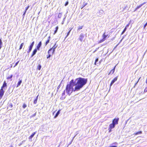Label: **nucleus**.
<instances>
[{"mask_svg": "<svg viewBox=\"0 0 147 147\" xmlns=\"http://www.w3.org/2000/svg\"><path fill=\"white\" fill-rule=\"evenodd\" d=\"M26 105L25 104H24L23 105V107L24 109L26 107Z\"/></svg>", "mask_w": 147, "mask_h": 147, "instance_id": "obj_37", "label": "nucleus"}, {"mask_svg": "<svg viewBox=\"0 0 147 147\" xmlns=\"http://www.w3.org/2000/svg\"><path fill=\"white\" fill-rule=\"evenodd\" d=\"M49 54L47 55V59H48L49 58L51 57V55L50 54V53Z\"/></svg>", "mask_w": 147, "mask_h": 147, "instance_id": "obj_34", "label": "nucleus"}, {"mask_svg": "<svg viewBox=\"0 0 147 147\" xmlns=\"http://www.w3.org/2000/svg\"><path fill=\"white\" fill-rule=\"evenodd\" d=\"M147 92V87H146L145 90H144V92Z\"/></svg>", "mask_w": 147, "mask_h": 147, "instance_id": "obj_44", "label": "nucleus"}, {"mask_svg": "<svg viewBox=\"0 0 147 147\" xmlns=\"http://www.w3.org/2000/svg\"><path fill=\"white\" fill-rule=\"evenodd\" d=\"M116 65H115L114 68H113V69L111 70V71H110V73H109V75L110 74H113L114 73V71H115V67H116Z\"/></svg>", "mask_w": 147, "mask_h": 147, "instance_id": "obj_12", "label": "nucleus"}, {"mask_svg": "<svg viewBox=\"0 0 147 147\" xmlns=\"http://www.w3.org/2000/svg\"><path fill=\"white\" fill-rule=\"evenodd\" d=\"M3 43L2 42L1 38L0 39V49L2 47V45Z\"/></svg>", "mask_w": 147, "mask_h": 147, "instance_id": "obj_24", "label": "nucleus"}, {"mask_svg": "<svg viewBox=\"0 0 147 147\" xmlns=\"http://www.w3.org/2000/svg\"><path fill=\"white\" fill-rule=\"evenodd\" d=\"M4 91L3 88H1L0 90V96H3L4 94Z\"/></svg>", "mask_w": 147, "mask_h": 147, "instance_id": "obj_10", "label": "nucleus"}, {"mask_svg": "<svg viewBox=\"0 0 147 147\" xmlns=\"http://www.w3.org/2000/svg\"><path fill=\"white\" fill-rule=\"evenodd\" d=\"M34 44V42L33 41L32 42L31 45L30 46L29 49L30 50H31V51Z\"/></svg>", "mask_w": 147, "mask_h": 147, "instance_id": "obj_14", "label": "nucleus"}, {"mask_svg": "<svg viewBox=\"0 0 147 147\" xmlns=\"http://www.w3.org/2000/svg\"><path fill=\"white\" fill-rule=\"evenodd\" d=\"M51 53L52 54V51H51Z\"/></svg>", "mask_w": 147, "mask_h": 147, "instance_id": "obj_59", "label": "nucleus"}, {"mask_svg": "<svg viewBox=\"0 0 147 147\" xmlns=\"http://www.w3.org/2000/svg\"><path fill=\"white\" fill-rule=\"evenodd\" d=\"M5 88H7V84L5 81H4L2 86L1 87V88L5 89Z\"/></svg>", "mask_w": 147, "mask_h": 147, "instance_id": "obj_9", "label": "nucleus"}, {"mask_svg": "<svg viewBox=\"0 0 147 147\" xmlns=\"http://www.w3.org/2000/svg\"><path fill=\"white\" fill-rule=\"evenodd\" d=\"M115 125L112 123L110 124L109 125V132H110L111 131V129L114 128L115 127Z\"/></svg>", "mask_w": 147, "mask_h": 147, "instance_id": "obj_4", "label": "nucleus"}, {"mask_svg": "<svg viewBox=\"0 0 147 147\" xmlns=\"http://www.w3.org/2000/svg\"><path fill=\"white\" fill-rule=\"evenodd\" d=\"M83 26H79L78 28V32L80 30H81V29H82L83 28Z\"/></svg>", "mask_w": 147, "mask_h": 147, "instance_id": "obj_26", "label": "nucleus"}, {"mask_svg": "<svg viewBox=\"0 0 147 147\" xmlns=\"http://www.w3.org/2000/svg\"><path fill=\"white\" fill-rule=\"evenodd\" d=\"M41 68V65H39L37 67V69L40 70Z\"/></svg>", "mask_w": 147, "mask_h": 147, "instance_id": "obj_23", "label": "nucleus"}, {"mask_svg": "<svg viewBox=\"0 0 147 147\" xmlns=\"http://www.w3.org/2000/svg\"><path fill=\"white\" fill-rule=\"evenodd\" d=\"M37 51V49H35L33 51L32 55L31 56V57H33L36 53Z\"/></svg>", "mask_w": 147, "mask_h": 147, "instance_id": "obj_13", "label": "nucleus"}, {"mask_svg": "<svg viewBox=\"0 0 147 147\" xmlns=\"http://www.w3.org/2000/svg\"><path fill=\"white\" fill-rule=\"evenodd\" d=\"M129 26V24L127 25L125 27H126V28H127V27H128Z\"/></svg>", "mask_w": 147, "mask_h": 147, "instance_id": "obj_51", "label": "nucleus"}, {"mask_svg": "<svg viewBox=\"0 0 147 147\" xmlns=\"http://www.w3.org/2000/svg\"><path fill=\"white\" fill-rule=\"evenodd\" d=\"M19 61H18L16 63L15 65L14 66V67H15L16 66H17V65L18 64V63L19 62Z\"/></svg>", "mask_w": 147, "mask_h": 147, "instance_id": "obj_38", "label": "nucleus"}, {"mask_svg": "<svg viewBox=\"0 0 147 147\" xmlns=\"http://www.w3.org/2000/svg\"><path fill=\"white\" fill-rule=\"evenodd\" d=\"M105 40H104V39H103L101 40L100 41V43H101L102 42L104 41Z\"/></svg>", "mask_w": 147, "mask_h": 147, "instance_id": "obj_42", "label": "nucleus"}, {"mask_svg": "<svg viewBox=\"0 0 147 147\" xmlns=\"http://www.w3.org/2000/svg\"><path fill=\"white\" fill-rule=\"evenodd\" d=\"M142 131H139L137 132L136 133L134 134L135 135H137L139 134H142Z\"/></svg>", "mask_w": 147, "mask_h": 147, "instance_id": "obj_20", "label": "nucleus"}, {"mask_svg": "<svg viewBox=\"0 0 147 147\" xmlns=\"http://www.w3.org/2000/svg\"><path fill=\"white\" fill-rule=\"evenodd\" d=\"M30 7V6L29 5L26 8L25 11H26Z\"/></svg>", "mask_w": 147, "mask_h": 147, "instance_id": "obj_39", "label": "nucleus"}, {"mask_svg": "<svg viewBox=\"0 0 147 147\" xmlns=\"http://www.w3.org/2000/svg\"><path fill=\"white\" fill-rule=\"evenodd\" d=\"M10 147H13L12 145L10 146Z\"/></svg>", "mask_w": 147, "mask_h": 147, "instance_id": "obj_58", "label": "nucleus"}, {"mask_svg": "<svg viewBox=\"0 0 147 147\" xmlns=\"http://www.w3.org/2000/svg\"><path fill=\"white\" fill-rule=\"evenodd\" d=\"M127 29L126 27H125L124 29L123 30V31L122 32L121 34L122 35L124 34V33L125 32L126 30Z\"/></svg>", "mask_w": 147, "mask_h": 147, "instance_id": "obj_28", "label": "nucleus"}, {"mask_svg": "<svg viewBox=\"0 0 147 147\" xmlns=\"http://www.w3.org/2000/svg\"><path fill=\"white\" fill-rule=\"evenodd\" d=\"M99 48H96L95 50L93 52V53H94L95 51H97L98 49Z\"/></svg>", "mask_w": 147, "mask_h": 147, "instance_id": "obj_45", "label": "nucleus"}, {"mask_svg": "<svg viewBox=\"0 0 147 147\" xmlns=\"http://www.w3.org/2000/svg\"><path fill=\"white\" fill-rule=\"evenodd\" d=\"M22 82V80H20L18 82L17 87L19 86L21 84Z\"/></svg>", "mask_w": 147, "mask_h": 147, "instance_id": "obj_18", "label": "nucleus"}, {"mask_svg": "<svg viewBox=\"0 0 147 147\" xmlns=\"http://www.w3.org/2000/svg\"><path fill=\"white\" fill-rule=\"evenodd\" d=\"M38 95L36 97V99L34 100V104H36L37 103V99L38 98Z\"/></svg>", "mask_w": 147, "mask_h": 147, "instance_id": "obj_21", "label": "nucleus"}, {"mask_svg": "<svg viewBox=\"0 0 147 147\" xmlns=\"http://www.w3.org/2000/svg\"><path fill=\"white\" fill-rule=\"evenodd\" d=\"M84 34L83 33H81L79 38V40L82 42L84 39Z\"/></svg>", "mask_w": 147, "mask_h": 147, "instance_id": "obj_6", "label": "nucleus"}, {"mask_svg": "<svg viewBox=\"0 0 147 147\" xmlns=\"http://www.w3.org/2000/svg\"><path fill=\"white\" fill-rule=\"evenodd\" d=\"M87 79L82 78H77L74 81L73 80V85L75 87V90L79 91L86 84Z\"/></svg>", "mask_w": 147, "mask_h": 147, "instance_id": "obj_1", "label": "nucleus"}, {"mask_svg": "<svg viewBox=\"0 0 147 147\" xmlns=\"http://www.w3.org/2000/svg\"><path fill=\"white\" fill-rule=\"evenodd\" d=\"M141 6H142L141 5H139L136 8V9L135 11H136L138 9H139V8H140Z\"/></svg>", "mask_w": 147, "mask_h": 147, "instance_id": "obj_27", "label": "nucleus"}, {"mask_svg": "<svg viewBox=\"0 0 147 147\" xmlns=\"http://www.w3.org/2000/svg\"><path fill=\"white\" fill-rule=\"evenodd\" d=\"M36 113H35L34 114L32 115V116H31L32 117H34L36 116Z\"/></svg>", "mask_w": 147, "mask_h": 147, "instance_id": "obj_41", "label": "nucleus"}, {"mask_svg": "<svg viewBox=\"0 0 147 147\" xmlns=\"http://www.w3.org/2000/svg\"><path fill=\"white\" fill-rule=\"evenodd\" d=\"M138 83V82H136V84H135L134 86H135L137 84V83Z\"/></svg>", "mask_w": 147, "mask_h": 147, "instance_id": "obj_53", "label": "nucleus"}, {"mask_svg": "<svg viewBox=\"0 0 147 147\" xmlns=\"http://www.w3.org/2000/svg\"><path fill=\"white\" fill-rule=\"evenodd\" d=\"M98 61V58L96 59V60L95 61V62L94 63L95 65H96V63Z\"/></svg>", "mask_w": 147, "mask_h": 147, "instance_id": "obj_33", "label": "nucleus"}, {"mask_svg": "<svg viewBox=\"0 0 147 147\" xmlns=\"http://www.w3.org/2000/svg\"><path fill=\"white\" fill-rule=\"evenodd\" d=\"M140 78H141V77H140V78H139V79H138V81H137V82H139V80H140Z\"/></svg>", "mask_w": 147, "mask_h": 147, "instance_id": "obj_50", "label": "nucleus"}, {"mask_svg": "<svg viewBox=\"0 0 147 147\" xmlns=\"http://www.w3.org/2000/svg\"><path fill=\"white\" fill-rule=\"evenodd\" d=\"M42 45V42L41 41H40L38 44L37 46V49L39 50L40 48L41 47Z\"/></svg>", "mask_w": 147, "mask_h": 147, "instance_id": "obj_11", "label": "nucleus"}, {"mask_svg": "<svg viewBox=\"0 0 147 147\" xmlns=\"http://www.w3.org/2000/svg\"><path fill=\"white\" fill-rule=\"evenodd\" d=\"M118 144V143L117 142H115L113 143L112 144V146H114V145H117Z\"/></svg>", "mask_w": 147, "mask_h": 147, "instance_id": "obj_36", "label": "nucleus"}, {"mask_svg": "<svg viewBox=\"0 0 147 147\" xmlns=\"http://www.w3.org/2000/svg\"><path fill=\"white\" fill-rule=\"evenodd\" d=\"M104 13V11L102 10H100L98 13V16L102 15Z\"/></svg>", "mask_w": 147, "mask_h": 147, "instance_id": "obj_17", "label": "nucleus"}, {"mask_svg": "<svg viewBox=\"0 0 147 147\" xmlns=\"http://www.w3.org/2000/svg\"><path fill=\"white\" fill-rule=\"evenodd\" d=\"M119 118H118L117 119H114L112 121V123L116 125L118 124V122L119 121Z\"/></svg>", "mask_w": 147, "mask_h": 147, "instance_id": "obj_5", "label": "nucleus"}, {"mask_svg": "<svg viewBox=\"0 0 147 147\" xmlns=\"http://www.w3.org/2000/svg\"><path fill=\"white\" fill-rule=\"evenodd\" d=\"M57 47V46L56 45V44H55L54 46L53 47L51 48L48 51V54L51 53V51H52V54H53L54 53L55 49Z\"/></svg>", "mask_w": 147, "mask_h": 147, "instance_id": "obj_3", "label": "nucleus"}, {"mask_svg": "<svg viewBox=\"0 0 147 147\" xmlns=\"http://www.w3.org/2000/svg\"><path fill=\"white\" fill-rule=\"evenodd\" d=\"M50 38V36H49L48 37V40L45 42V46H46L48 44V43H49Z\"/></svg>", "mask_w": 147, "mask_h": 147, "instance_id": "obj_15", "label": "nucleus"}, {"mask_svg": "<svg viewBox=\"0 0 147 147\" xmlns=\"http://www.w3.org/2000/svg\"><path fill=\"white\" fill-rule=\"evenodd\" d=\"M146 2H144V3H142V4H141V5L142 6L143 5H144V4H145V3H146Z\"/></svg>", "mask_w": 147, "mask_h": 147, "instance_id": "obj_47", "label": "nucleus"}, {"mask_svg": "<svg viewBox=\"0 0 147 147\" xmlns=\"http://www.w3.org/2000/svg\"><path fill=\"white\" fill-rule=\"evenodd\" d=\"M12 76L13 75H11L10 76L8 77L7 78V79H11L12 77Z\"/></svg>", "mask_w": 147, "mask_h": 147, "instance_id": "obj_31", "label": "nucleus"}, {"mask_svg": "<svg viewBox=\"0 0 147 147\" xmlns=\"http://www.w3.org/2000/svg\"><path fill=\"white\" fill-rule=\"evenodd\" d=\"M31 51V50H30L29 49V50L27 51V53H29Z\"/></svg>", "mask_w": 147, "mask_h": 147, "instance_id": "obj_49", "label": "nucleus"}, {"mask_svg": "<svg viewBox=\"0 0 147 147\" xmlns=\"http://www.w3.org/2000/svg\"><path fill=\"white\" fill-rule=\"evenodd\" d=\"M68 1H67V2H66L65 3V6H66L67 5H68Z\"/></svg>", "mask_w": 147, "mask_h": 147, "instance_id": "obj_40", "label": "nucleus"}, {"mask_svg": "<svg viewBox=\"0 0 147 147\" xmlns=\"http://www.w3.org/2000/svg\"><path fill=\"white\" fill-rule=\"evenodd\" d=\"M58 29V26H57L55 28V30L54 31V34H55L57 32Z\"/></svg>", "mask_w": 147, "mask_h": 147, "instance_id": "obj_22", "label": "nucleus"}, {"mask_svg": "<svg viewBox=\"0 0 147 147\" xmlns=\"http://www.w3.org/2000/svg\"><path fill=\"white\" fill-rule=\"evenodd\" d=\"M78 133H77L76 135L74 137V138L77 135Z\"/></svg>", "mask_w": 147, "mask_h": 147, "instance_id": "obj_56", "label": "nucleus"}, {"mask_svg": "<svg viewBox=\"0 0 147 147\" xmlns=\"http://www.w3.org/2000/svg\"><path fill=\"white\" fill-rule=\"evenodd\" d=\"M118 76H117L115 78L111 81V82L110 84V86H111L114 83L116 82Z\"/></svg>", "mask_w": 147, "mask_h": 147, "instance_id": "obj_7", "label": "nucleus"}, {"mask_svg": "<svg viewBox=\"0 0 147 147\" xmlns=\"http://www.w3.org/2000/svg\"><path fill=\"white\" fill-rule=\"evenodd\" d=\"M122 39L121 40V41H120V42H119V43H120V42H121V41H122Z\"/></svg>", "mask_w": 147, "mask_h": 147, "instance_id": "obj_57", "label": "nucleus"}, {"mask_svg": "<svg viewBox=\"0 0 147 147\" xmlns=\"http://www.w3.org/2000/svg\"><path fill=\"white\" fill-rule=\"evenodd\" d=\"M71 30H70L68 32V33H67V35L65 38H66L68 36V35L69 34H70V32H71Z\"/></svg>", "mask_w": 147, "mask_h": 147, "instance_id": "obj_32", "label": "nucleus"}, {"mask_svg": "<svg viewBox=\"0 0 147 147\" xmlns=\"http://www.w3.org/2000/svg\"><path fill=\"white\" fill-rule=\"evenodd\" d=\"M60 110H59L56 113L55 116L54 117L55 118H56L59 115L60 113Z\"/></svg>", "mask_w": 147, "mask_h": 147, "instance_id": "obj_16", "label": "nucleus"}, {"mask_svg": "<svg viewBox=\"0 0 147 147\" xmlns=\"http://www.w3.org/2000/svg\"><path fill=\"white\" fill-rule=\"evenodd\" d=\"M74 86H75L73 85V80H72L66 86L65 90L67 94L70 95L73 91H78L77 90H75V87L73 88Z\"/></svg>", "mask_w": 147, "mask_h": 147, "instance_id": "obj_2", "label": "nucleus"}, {"mask_svg": "<svg viewBox=\"0 0 147 147\" xmlns=\"http://www.w3.org/2000/svg\"><path fill=\"white\" fill-rule=\"evenodd\" d=\"M65 90L64 92H63L62 93V95L63 96L64 95H65Z\"/></svg>", "mask_w": 147, "mask_h": 147, "instance_id": "obj_43", "label": "nucleus"}, {"mask_svg": "<svg viewBox=\"0 0 147 147\" xmlns=\"http://www.w3.org/2000/svg\"><path fill=\"white\" fill-rule=\"evenodd\" d=\"M147 26V22H146V23L144 25V27H143V28L144 29H145V28L146 27V26Z\"/></svg>", "mask_w": 147, "mask_h": 147, "instance_id": "obj_35", "label": "nucleus"}, {"mask_svg": "<svg viewBox=\"0 0 147 147\" xmlns=\"http://www.w3.org/2000/svg\"><path fill=\"white\" fill-rule=\"evenodd\" d=\"M62 14L61 13H59L58 14V17L59 18H61V17Z\"/></svg>", "mask_w": 147, "mask_h": 147, "instance_id": "obj_29", "label": "nucleus"}, {"mask_svg": "<svg viewBox=\"0 0 147 147\" xmlns=\"http://www.w3.org/2000/svg\"><path fill=\"white\" fill-rule=\"evenodd\" d=\"M26 12V11H25L23 15V16H25V15Z\"/></svg>", "mask_w": 147, "mask_h": 147, "instance_id": "obj_48", "label": "nucleus"}, {"mask_svg": "<svg viewBox=\"0 0 147 147\" xmlns=\"http://www.w3.org/2000/svg\"><path fill=\"white\" fill-rule=\"evenodd\" d=\"M105 33H104V34L102 35L103 39L104 40H105V38L107 36V35H106L105 34Z\"/></svg>", "mask_w": 147, "mask_h": 147, "instance_id": "obj_19", "label": "nucleus"}, {"mask_svg": "<svg viewBox=\"0 0 147 147\" xmlns=\"http://www.w3.org/2000/svg\"><path fill=\"white\" fill-rule=\"evenodd\" d=\"M24 45V43H22L20 46L19 49L21 50L23 46Z\"/></svg>", "mask_w": 147, "mask_h": 147, "instance_id": "obj_25", "label": "nucleus"}, {"mask_svg": "<svg viewBox=\"0 0 147 147\" xmlns=\"http://www.w3.org/2000/svg\"><path fill=\"white\" fill-rule=\"evenodd\" d=\"M9 106H11V107H12V104H10V105H9Z\"/></svg>", "mask_w": 147, "mask_h": 147, "instance_id": "obj_52", "label": "nucleus"}, {"mask_svg": "<svg viewBox=\"0 0 147 147\" xmlns=\"http://www.w3.org/2000/svg\"><path fill=\"white\" fill-rule=\"evenodd\" d=\"M127 6H125V7H124L123 8V11H124L125 9L126 8V7H127Z\"/></svg>", "mask_w": 147, "mask_h": 147, "instance_id": "obj_46", "label": "nucleus"}, {"mask_svg": "<svg viewBox=\"0 0 147 147\" xmlns=\"http://www.w3.org/2000/svg\"><path fill=\"white\" fill-rule=\"evenodd\" d=\"M87 3H85V2H84L83 3V7L82 8H83L85 6H86L87 5Z\"/></svg>", "mask_w": 147, "mask_h": 147, "instance_id": "obj_30", "label": "nucleus"}, {"mask_svg": "<svg viewBox=\"0 0 147 147\" xmlns=\"http://www.w3.org/2000/svg\"><path fill=\"white\" fill-rule=\"evenodd\" d=\"M60 88V85L59 86L57 87V89H59Z\"/></svg>", "mask_w": 147, "mask_h": 147, "instance_id": "obj_54", "label": "nucleus"}, {"mask_svg": "<svg viewBox=\"0 0 147 147\" xmlns=\"http://www.w3.org/2000/svg\"><path fill=\"white\" fill-rule=\"evenodd\" d=\"M36 132H35L33 133L29 137V139L30 140V141L31 142H32V138L34 136V135L35 134H36Z\"/></svg>", "mask_w": 147, "mask_h": 147, "instance_id": "obj_8", "label": "nucleus"}, {"mask_svg": "<svg viewBox=\"0 0 147 147\" xmlns=\"http://www.w3.org/2000/svg\"><path fill=\"white\" fill-rule=\"evenodd\" d=\"M2 96H0V100L1 99V98H2Z\"/></svg>", "mask_w": 147, "mask_h": 147, "instance_id": "obj_55", "label": "nucleus"}]
</instances>
